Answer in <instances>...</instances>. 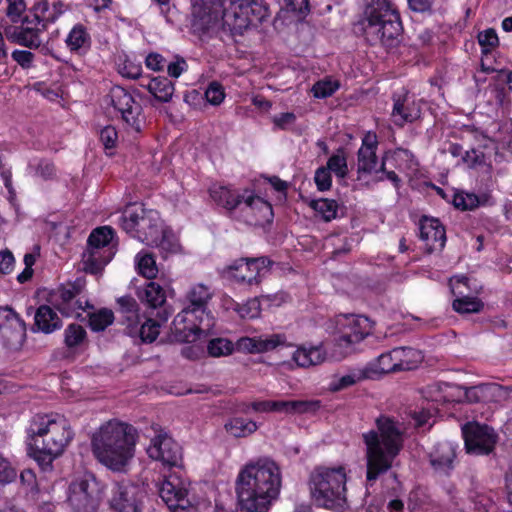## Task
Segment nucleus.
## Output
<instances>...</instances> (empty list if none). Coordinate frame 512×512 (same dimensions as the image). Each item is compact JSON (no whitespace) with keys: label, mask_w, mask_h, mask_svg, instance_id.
<instances>
[{"label":"nucleus","mask_w":512,"mask_h":512,"mask_svg":"<svg viewBox=\"0 0 512 512\" xmlns=\"http://www.w3.org/2000/svg\"><path fill=\"white\" fill-rule=\"evenodd\" d=\"M66 44L70 51L78 52L81 49L89 47L90 35L83 25L77 24L69 32L66 38Z\"/></svg>","instance_id":"37"},{"label":"nucleus","mask_w":512,"mask_h":512,"mask_svg":"<svg viewBox=\"0 0 512 512\" xmlns=\"http://www.w3.org/2000/svg\"><path fill=\"white\" fill-rule=\"evenodd\" d=\"M85 287V281L78 278L74 282H68L61 285L56 292V306L61 312L65 304L73 300V297L79 296Z\"/></svg>","instance_id":"35"},{"label":"nucleus","mask_w":512,"mask_h":512,"mask_svg":"<svg viewBox=\"0 0 512 512\" xmlns=\"http://www.w3.org/2000/svg\"><path fill=\"white\" fill-rule=\"evenodd\" d=\"M34 90L41 94L43 98L52 102L61 97L60 87L55 83L50 86H46L44 83L38 82L34 84Z\"/></svg>","instance_id":"56"},{"label":"nucleus","mask_w":512,"mask_h":512,"mask_svg":"<svg viewBox=\"0 0 512 512\" xmlns=\"http://www.w3.org/2000/svg\"><path fill=\"white\" fill-rule=\"evenodd\" d=\"M7 15L13 23H18L22 13L26 9L24 0H7Z\"/></svg>","instance_id":"62"},{"label":"nucleus","mask_w":512,"mask_h":512,"mask_svg":"<svg viewBox=\"0 0 512 512\" xmlns=\"http://www.w3.org/2000/svg\"><path fill=\"white\" fill-rule=\"evenodd\" d=\"M320 407L319 401L290 400L273 401V412L285 414H305L316 412Z\"/></svg>","instance_id":"30"},{"label":"nucleus","mask_w":512,"mask_h":512,"mask_svg":"<svg viewBox=\"0 0 512 512\" xmlns=\"http://www.w3.org/2000/svg\"><path fill=\"white\" fill-rule=\"evenodd\" d=\"M422 353L411 347H396L377 358V371L393 373L413 370L422 362Z\"/></svg>","instance_id":"11"},{"label":"nucleus","mask_w":512,"mask_h":512,"mask_svg":"<svg viewBox=\"0 0 512 512\" xmlns=\"http://www.w3.org/2000/svg\"><path fill=\"white\" fill-rule=\"evenodd\" d=\"M142 303L149 308L156 309L166 302V293L161 285L156 282H148L138 293Z\"/></svg>","instance_id":"32"},{"label":"nucleus","mask_w":512,"mask_h":512,"mask_svg":"<svg viewBox=\"0 0 512 512\" xmlns=\"http://www.w3.org/2000/svg\"><path fill=\"white\" fill-rule=\"evenodd\" d=\"M114 237V230L109 226L94 229L88 237L87 245L98 248H114L110 246Z\"/></svg>","instance_id":"40"},{"label":"nucleus","mask_w":512,"mask_h":512,"mask_svg":"<svg viewBox=\"0 0 512 512\" xmlns=\"http://www.w3.org/2000/svg\"><path fill=\"white\" fill-rule=\"evenodd\" d=\"M450 286L455 299L468 296V278L465 276L454 277L450 280Z\"/></svg>","instance_id":"61"},{"label":"nucleus","mask_w":512,"mask_h":512,"mask_svg":"<svg viewBox=\"0 0 512 512\" xmlns=\"http://www.w3.org/2000/svg\"><path fill=\"white\" fill-rule=\"evenodd\" d=\"M160 333V324L153 320L147 319L143 324H141L140 328L136 335L138 334L142 342L152 343L156 340Z\"/></svg>","instance_id":"48"},{"label":"nucleus","mask_w":512,"mask_h":512,"mask_svg":"<svg viewBox=\"0 0 512 512\" xmlns=\"http://www.w3.org/2000/svg\"><path fill=\"white\" fill-rule=\"evenodd\" d=\"M145 213L146 209H144L142 206L128 207L120 217L122 228L127 233L134 236Z\"/></svg>","instance_id":"36"},{"label":"nucleus","mask_w":512,"mask_h":512,"mask_svg":"<svg viewBox=\"0 0 512 512\" xmlns=\"http://www.w3.org/2000/svg\"><path fill=\"white\" fill-rule=\"evenodd\" d=\"M336 327L340 334L336 343L340 348H349L360 343L370 333L368 319L352 314L337 316Z\"/></svg>","instance_id":"12"},{"label":"nucleus","mask_w":512,"mask_h":512,"mask_svg":"<svg viewBox=\"0 0 512 512\" xmlns=\"http://www.w3.org/2000/svg\"><path fill=\"white\" fill-rule=\"evenodd\" d=\"M122 322L126 324L127 333L130 336H135L138 331V325L140 322V316L138 309L129 310L126 313H120Z\"/></svg>","instance_id":"57"},{"label":"nucleus","mask_w":512,"mask_h":512,"mask_svg":"<svg viewBox=\"0 0 512 512\" xmlns=\"http://www.w3.org/2000/svg\"><path fill=\"white\" fill-rule=\"evenodd\" d=\"M72 438L73 432L63 417L46 414L34 417V461L43 479L54 475L53 462L64 453Z\"/></svg>","instance_id":"5"},{"label":"nucleus","mask_w":512,"mask_h":512,"mask_svg":"<svg viewBox=\"0 0 512 512\" xmlns=\"http://www.w3.org/2000/svg\"><path fill=\"white\" fill-rule=\"evenodd\" d=\"M478 42L482 47V52L487 54L498 45L499 39L496 31L489 28L478 34Z\"/></svg>","instance_id":"53"},{"label":"nucleus","mask_w":512,"mask_h":512,"mask_svg":"<svg viewBox=\"0 0 512 512\" xmlns=\"http://www.w3.org/2000/svg\"><path fill=\"white\" fill-rule=\"evenodd\" d=\"M25 23H29V19L26 16L20 25H13L6 29V35L8 39L13 42L26 46H32V28L24 26Z\"/></svg>","instance_id":"38"},{"label":"nucleus","mask_w":512,"mask_h":512,"mask_svg":"<svg viewBox=\"0 0 512 512\" xmlns=\"http://www.w3.org/2000/svg\"><path fill=\"white\" fill-rule=\"evenodd\" d=\"M340 87V83L337 80L326 78L317 81L312 86V93L315 98L324 99L332 96Z\"/></svg>","instance_id":"46"},{"label":"nucleus","mask_w":512,"mask_h":512,"mask_svg":"<svg viewBox=\"0 0 512 512\" xmlns=\"http://www.w3.org/2000/svg\"><path fill=\"white\" fill-rule=\"evenodd\" d=\"M15 258L9 249L0 251V274L7 275L12 272L14 268Z\"/></svg>","instance_id":"63"},{"label":"nucleus","mask_w":512,"mask_h":512,"mask_svg":"<svg viewBox=\"0 0 512 512\" xmlns=\"http://www.w3.org/2000/svg\"><path fill=\"white\" fill-rule=\"evenodd\" d=\"M310 207L326 222L335 219L337 216L338 203L336 200L326 198L312 200Z\"/></svg>","instance_id":"41"},{"label":"nucleus","mask_w":512,"mask_h":512,"mask_svg":"<svg viewBox=\"0 0 512 512\" xmlns=\"http://www.w3.org/2000/svg\"><path fill=\"white\" fill-rule=\"evenodd\" d=\"M207 351L212 357L227 356L233 352V344L227 339L215 338L209 341Z\"/></svg>","instance_id":"49"},{"label":"nucleus","mask_w":512,"mask_h":512,"mask_svg":"<svg viewBox=\"0 0 512 512\" xmlns=\"http://www.w3.org/2000/svg\"><path fill=\"white\" fill-rule=\"evenodd\" d=\"M34 325L37 331L50 334L62 327V320L51 307L42 305L34 314Z\"/></svg>","instance_id":"28"},{"label":"nucleus","mask_w":512,"mask_h":512,"mask_svg":"<svg viewBox=\"0 0 512 512\" xmlns=\"http://www.w3.org/2000/svg\"><path fill=\"white\" fill-rule=\"evenodd\" d=\"M205 97L210 104L215 106L220 105L225 98L222 85L218 82L210 83L205 91Z\"/></svg>","instance_id":"55"},{"label":"nucleus","mask_w":512,"mask_h":512,"mask_svg":"<svg viewBox=\"0 0 512 512\" xmlns=\"http://www.w3.org/2000/svg\"><path fill=\"white\" fill-rule=\"evenodd\" d=\"M108 97L113 108L121 114L123 121L135 132H140L142 107L133 96L123 87L114 86L110 89Z\"/></svg>","instance_id":"13"},{"label":"nucleus","mask_w":512,"mask_h":512,"mask_svg":"<svg viewBox=\"0 0 512 512\" xmlns=\"http://www.w3.org/2000/svg\"><path fill=\"white\" fill-rule=\"evenodd\" d=\"M465 447L468 453L486 455L493 451L497 435L492 428L478 423H468L463 427Z\"/></svg>","instance_id":"16"},{"label":"nucleus","mask_w":512,"mask_h":512,"mask_svg":"<svg viewBox=\"0 0 512 512\" xmlns=\"http://www.w3.org/2000/svg\"><path fill=\"white\" fill-rule=\"evenodd\" d=\"M392 119L395 125L404 126L412 123L421 116V101L408 92L394 94L393 96Z\"/></svg>","instance_id":"20"},{"label":"nucleus","mask_w":512,"mask_h":512,"mask_svg":"<svg viewBox=\"0 0 512 512\" xmlns=\"http://www.w3.org/2000/svg\"><path fill=\"white\" fill-rule=\"evenodd\" d=\"M99 139L106 151V154L113 155V150L116 148L118 143V133L115 127L108 125L102 128L99 133Z\"/></svg>","instance_id":"50"},{"label":"nucleus","mask_w":512,"mask_h":512,"mask_svg":"<svg viewBox=\"0 0 512 512\" xmlns=\"http://www.w3.org/2000/svg\"><path fill=\"white\" fill-rule=\"evenodd\" d=\"M119 73L127 78L136 79L141 76L142 67L138 63H134L129 59H125L118 65Z\"/></svg>","instance_id":"58"},{"label":"nucleus","mask_w":512,"mask_h":512,"mask_svg":"<svg viewBox=\"0 0 512 512\" xmlns=\"http://www.w3.org/2000/svg\"><path fill=\"white\" fill-rule=\"evenodd\" d=\"M483 303L476 297L470 295L455 299L453 309L460 314L478 313L483 309Z\"/></svg>","instance_id":"43"},{"label":"nucleus","mask_w":512,"mask_h":512,"mask_svg":"<svg viewBox=\"0 0 512 512\" xmlns=\"http://www.w3.org/2000/svg\"><path fill=\"white\" fill-rule=\"evenodd\" d=\"M87 307H90L88 301L79 295L77 297H73V300L65 304L61 313L68 317H80Z\"/></svg>","instance_id":"51"},{"label":"nucleus","mask_w":512,"mask_h":512,"mask_svg":"<svg viewBox=\"0 0 512 512\" xmlns=\"http://www.w3.org/2000/svg\"><path fill=\"white\" fill-rule=\"evenodd\" d=\"M138 273L151 280L157 276L158 268L155 258L147 252H139L135 257Z\"/></svg>","instance_id":"39"},{"label":"nucleus","mask_w":512,"mask_h":512,"mask_svg":"<svg viewBox=\"0 0 512 512\" xmlns=\"http://www.w3.org/2000/svg\"><path fill=\"white\" fill-rule=\"evenodd\" d=\"M211 297L212 292L208 286L202 283L191 286L186 293V301L189 305L184 308L183 312L204 311Z\"/></svg>","instance_id":"29"},{"label":"nucleus","mask_w":512,"mask_h":512,"mask_svg":"<svg viewBox=\"0 0 512 512\" xmlns=\"http://www.w3.org/2000/svg\"><path fill=\"white\" fill-rule=\"evenodd\" d=\"M458 446L449 441L439 442L428 454L429 463L434 473L448 477L457 464Z\"/></svg>","instance_id":"19"},{"label":"nucleus","mask_w":512,"mask_h":512,"mask_svg":"<svg viewBox=\"0 0 512 512\" xmlns=\"http://www.w3.org/2000/svg\"><path fill=\"white\" fill-rule=\"evenodd\" d=\"M85 339L86 331L81 325L70 324L64 331V343L70 349L78 347Z\"/></svg>","instance_id":"44"},{"label":"nucleus","mask_w":512,"mask_h":512,"mask_svg":"<svg viewBox=\"0 0 512 512\" xmlns=\"http://www.w3.org/2000/svg\"><path fill=\"white\" fill-rule=\"evenodd\" d=\"M327 357V352L322 344L297 346L292 354V360L298 367L309 368L322 364Z\"/></svg>","instance_id":"25"},{"label":"nucleus","mask_w":512,"mask_h":512,"mask_svg":"<svg viewBox=\"0 0 512 512\" xmlns=\"http://www.w3.org/2000/svg\"><path fill=\"white\" fill-rule=\"evenodd\" d=\"M247 194V190L243 193L226 186H213L210 189L212 199L226 210L232 212L242 205L243 197Z\"/></svg>","instance_id":"27"},{"label":"nucleus","mask_w":512,"mask_h":512,"mask_svg":"<svg viewBox=\"0 0 512 512\" xmlns=\"http://www.w3.org/2000/svg\"><path fill=\"white\" fill-rule=\"evenodd\" d=\"M286 337L283 334H271L265 337H242L238 340V349L249 353H264L285 345Z\"/></svg>","instance_id":"23"},{"label":"nucleus","mask_w":512,"mask_h":512,"mask_svg":"<svg viewBox=\"0 0 512 512\" xmlns=\"http://www.w3.org/2000/svg\"><path fill=\"white\" fill-rule=\"evenodd\" d=\"M391 158L395 162V167L400 171L410 168L411 163L414 162V155L409 150L403 148H397L392 153Z\"/></svg>","instance_id":"54"},{"label":"nucleus","mask_w":512,"mask_h":512,"mask_svg":"<svg viewBox=\"0 0 512 512\" xmlns=\"http://www.w3.org/2000/svg\"><path fill=\"white\" fill-rule=\"evenodd\" d=\"M225 431L235 438H246L258 430V424L242 417H233L224 424Z\"/></svg>","instance_id":"33"},{"label":"nucleus","mask_w":512,"mask_h":512,"mask_svg":"<svg viewBox=\"0 0 512 512\" xmlns=\"http://www.w3.org/2000/svg\"><path fill=\"white\" fill-rule=\"evenodd\" d=\"M147 80V90L160 102L167 103L174 94V85L167 77H154Z\"/></svg>","instance_id":"34"},{"label":"nucleus","mask_w":512,"mask_h":512,"mask_svg":"<svg viewBox=\"0 0 512 512\" xmlns=\"http://www.w3.org/2000/svg\"><path fill=\"white\" fill-rule=\"evenodd\" d=\"M420 239L425 243L427 253L441 251L446 243L444 226L436 218L423 216L419 223Z\"/></svg>","instance_id":"21"},{"label":"nucleus","mask_w":512,"mask_h":512,"mask_svg":"<svg viewBox=\"0 0 512 512\" xmlns=\"http://www.w3.org/2000/svg\"><path fill=\"white\" fill-rule=\"evenodd\" d=\"M240 211L243 221L250 225L261 226L273 218L271 204L250 191L243 197Z\"/></svg>","instance_id":"18"},{"label":"nucleus","mask_w":512,"mask_h":512,"mask_svg":"<svg viewBox=\"0 0 512 512\" xmlns=\"http://www.w3.org/2000/svg\"><path fill=\"white\" fill-rule=\"evenodd\" d=\"M358 25L366 40L393 47L402 33L400 15L387 0H364V11Z\"/></svg>","instance_id":"6"},{"label":"nucleus","mask_w":512,"mask_h":512,"mask_svg":"<svg viewBox=\"0 0 512 512\" xmlns=\"http://www.w3.org/2000/svg\"><path fill=\"white\" fill-rule=\"evenodd\" d=\"M235 484L241 512H268L280 494L281 469L274 460L259 458L239 471Z\"/></svg>","instance_id":"2"},{"label":"nucleus","mask_w":512,"mask_h":512,"mask_svg":"<svg viewBox=\"0 0 512 512\" xmlns=\"http://www.w3.org/2000/svg\"><path fill=\"white\" fill-rule=\"evenodd\" d=\"M347 475L343 466L315 467L308 478V488L314 503L326 509H342L346 504Z\"/></svg>","instance_id":"7"},{"label":"nucleus","mask_w":512,"mask_h":512,"mask_svg":"<svg viewBox=\"0 0 512 512\" xmlns=\"http://www.w3.org/2000/svg\"><path fill=\"white\" fill-rule=\"evenodd\" d=\"M270 265L271 261L267 257L240 258L224 266L220 274L226 279L252 286L259 284L262 271Z\"/></svg>","instance_id":"10"},{"label":"nucleus","mask_w":512,"mask_h":512,"mask_svg":"<svg viewBox=\"0 0 512 512\" xmlns=\"http://www.w3.org/2000/svg\"><path fill=\"white\" fill-rule=\"evenodd\" d=\"M87 307H90L88 301L79 295L77 297H73V300L65 304L61 313L68 317H80Z\"/></svg>","instance_id":"52"},{"label":"nucleus","mask_w":512,"mask_h":512,"mask_svg":"<svg viewBox=\"0 0 512 512\" xmlns=\"http://www.w3.org/2000/svg\"><path fill=\"white\" fill-rule=\"evenodd\" d=\"M377 430L363 433L366 480L369 485L392 468L404 444L403 426L387 416L376 419Z\"/></svg>","instance_id":"3"},{"label":"nucleus","mask_w":512,"mask_h":512,"mask_svg":"<svg viewBox=\"0 0 512 512\" xmlns=\"http://www.w3.org/2000/svg\"><path fill=\"white\" fill-rule=\"evenodd\" d=\"M331 173L333 172L338 178H345L348 175L347 158L343 149H338L327 161L325 167Z\"/></svg>","instance_id":"42"},{"label":"nucleus","mask_w":512,"mask_h":512,"mask_svg":"<svg viewBox=\"0 0 512 512\" xmlns=\"http://www.w3.org/2000/svg\"><path fill=\"white\" fill-rule=\"evenodd\" d=\"M26 338L25 323L9 307L0 308V342L3 346L17 350Z\"/></svg>","instance_id":"15"},{"label":"nucleus","mask_w":512,"mask_h":512,"mask_svg":"<svg viewBox=\"0 0 512 512\" xmlns=\"http://www.w3.org/2000/svg\"><path fill=\"white\" fill-rule=\"evenodd\" d=\"M314 181L319 191H327L331 188V173L325 167H319L315 171Z\"/></svg>","instance_id":"60"},{"label":"nucleus","mask_w":512,"mask_h":512,"mask_svg":"<svg viewBox=\"0 0 512 512\" xmlns=\"http://www.w3.org/2000/svg\"><path fill=\"white\" fill-rule=\"evenodd\" d=\"M476 197L474 195L463 193H456L453 197V205L461 210L472 209L476 204Z\"/></svg>","instance_id":"64"},{"label":"nucleus","mask_w":512,"mask_h":512,"mask_svg":"<svg viewBox=\"0 0 512 512\" xmlns=\"http://www.w3.org/2000/svg\"><path fill=\"white\" fill-rule=\"evenodd\" d=\"M148 456L162 463L166 467H180L183 456L181 446L167 433L160 432L155 435L147 447Z\"/></svg>","instance_id":"14"},{"label":"nucleus","mask_w":512,"mask_h":512,"mask_svg":"<svg viewBox=\"0 0 512 512\" xmlns=\"http://www.w3.org/2000/svg\"><path fill=\"white\" fill-rule=\"evenodd\" d=\"M159 495L168 508L175 512L192 507L186 483L176 475H169L164 479L159 487Z\"/></svg>","instance_id":"17"},{"label":"nucleus","mask_w":512,"mask_h":512,"mask_svg":"<svg viewBox=\"0 0 512 512\" xmlns=\"http://www.w3.org/2000/svg\"><path fill=\"white\" fill-rule=\"evenodd\" d=\"M193 26L201 31L214 28L221 15V29L231 36L242 35L251 26L267 20L270 9L264 0H192Z\"/></svg>","instance_id":"1"},{"label":"nucleus","mask_w":512,"mask_h":512,"mask_svg":"<svg viewBox=\"0 0 512 512\" xmlns=\"http://www.w3.org/2000/svg\"><path fill=\"white\" fill-rule=\"evenodd\" d=\"M101 499L100 483L91 473H85L69 485L67 504L71 512H97Z\"/></svg>","instance_id":"8"},{"label":"nucleus","mask_w":512,"mask_h":512,"mask_svg":"<svg viewBox=\"0 0 512 512\" xmlns=\"http://www.w3.org/2000/svg\"><path fill=\"white\" fill-rule=\"evenodd\" d=\"M136 430L127 423L109 420L91 437V449L97 461L113 472H123L135 454Z\"/></svg>","instance_id":"4"},{"label":"nucleus","mask_w":512,"mask_h":512,"mask_svg":"<svg viewBox=\"0 0 512 512\" xmlns=\"http://www.w3.org/2000/svg\"><path fill=\"white\" fill-rule=\"evenodd\" d=\"M146 492L143 487L132 482H117L108 498L109 512H142Z\"/></svg>","instance_id":"9"},{"label":"nucleus","mask_w":512,"mask_h":512,"mask_svg":"<svg viewBox=\"0 0 512 512\" xmlns=\"http://www.w3.org/2000/svg\"><path fill=\"white\" fill-rule=\"evenodd\" d=\"M159 243H150L148 246H155L167 253H174L178 250L179 244L172 235H168L164 230L159 235Z\"/></svg>","instance_id":"59"},{"label":"nucleus","mask_w":512,"mask_h":512,"mask_svg":"<svg viewBox=\"0 0 512 512\" xmlns=\"http://www.w3.org/2000/svg\"><path fill=\"white\" fill-rule=\"evenodd\" d=\"M366 378H369V371L367 369H358L338 378L333 382L332 388L335 391L342 390Z\"/></svg>","instance_id":"47"},{"label":"nucleus","mask_w":512,"mask_h":512,"mask_svg":"<svg viewBox=\"0 0 512 512\" xmlns=\"http://www.w3.org/2000/svg\"><path fill=\"white\" fill-rule=\"evenodd\" d=\"M378 149V138L374 132H366L362 138L361 146L357 152V172L358 174H371L377 172L378 158L376 155Z\"/></svg>","instance_id":"22"},{"label":"nucleus","mask_w":512,"mask_h":512,"mask_svg":"<svg viewBox=\"0 0 512 512\" xmlns=\"http://www.w3.org/2000/svg\"><path fill=\"white\" fill-rule=\"evenodd\" d=\"M115 252L112 248H96L87 245L82 255L83 270L87 273L98 274L113 258Z\"/></svg>","instance_id":"24"},{"label":"nucleus","mask_w":512,"mask_h":512,"mask_svg":"<svg viewBox=\"0 0 512 512\" xmlns=\"http://www.w3.org/2000/svg\"><path fill=\"white\" fill-rule=\"evenodd\" d=\"M163 231L160 223L159 214L154 210H146L141 219L140 226L133 237L149 245L150 243H159V235Z\"/></svg>","instance_id":"26"},{"label":"nucleus","mask_w":512,"mask_h":512,"mask_svg":"<svg viewBox=\"0 0 512 512\" xmlns=\"http://www.w3.org/2000/svg\"><path fill=\"white\" fill-rule=\"evenodd\" d=\"M114 314L109 309H101L89 316V326L93 331H103L113 323Z\"/></svg>","instance_id":"45"},{"label":"nucleus","mask_w":512,"mask_h":512,"mask_svg":"<svg viewBox=\"0 0 512 512\" xmlns=\"http://www.w3.org/2000/svg\"><path fill=\"white\" fill-rule=\"evenodd\" d=\"M59 11L55 6L52 8L47 1H43L34 6V48L38 47L40 42H36V32L45 29L47 24L56 20Z\"/></svg>","instance_id":"31"}]
</instances>
